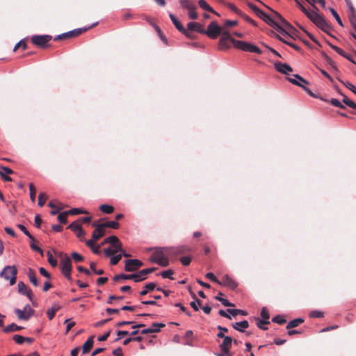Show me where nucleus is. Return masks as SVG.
Listing matches in <instances>:
<instances>
[{
	"label": "nucleus",
	"mask_w": 356,
	"mask_h": 356,
	"mask_svg": "<svg viewBox=\"0 0 356 356\" xmlns=\"http://www.w3.org/2000/svg\"><path fill=\"white\" fill-rule=\"evenodd\" d=\"M274 66L277 71L284 74L288 75L293 71L292 67L286 63H275Z\"/></svg>",
	"instance_id": "obj_17"
},
{
	"label": "nucleus",
	"mask_w": 356,
	"mask_h": 356,
	"mask_svg": "<svg viewBox=\"0 0 356 356\" xmlns=\"http://www.w3.org/2000/svg\"><path fill=\"white\" fill-rule=\"evenodd\" d=\"M339 81L344 86H346L348 89H349L350 91H352L354 94L356 95V87L353 85L351 83L348 82V81H343L341 79H339Z\"/></svg>",
	"instance_id": "obj_49"
},
{
	"label": "nucleus",
	"mask_w": 356,
	"mask_h": 356,
	"mask_svg": "<svg viewBox=\"0 0 356 356\" xmlns=\"http://www.w3.org/2000/svg\"><path fill=\"white\" fill-rule=\"evenodd\" d=\"M181 7L183 9L186 10H191L193 6H195L192 2L188 0H179Z\"/></svg>",
	"instance_id": "obj_42"
},
{
	"label": "nucleus",
	"mask_w": 356,
	"mask_h": 356,
	"mask_svg": "<svg viewBox=\"0 0 356 356\" xmlns=\"http://www.w3.org/2000/svg\"><path fill=\"white\" fill-rule=\"evenodd\" d=\"M88 29L86 27L83 28V29H81V28H79V29H75L74 30H72L70 31H68V33H69V36L71 38V37H74V36H76L79 34H81V33H83V31H87Z\"/></svg>",
	"instance_id": "obj_46"
},
{
	"label": "nucleus",
	"mask_w": 356,
	"mask_h": 356,
	"mask_svg": "<svg viewBox=\"0 0 356 356\" xmlns=\"http://www.w3.org/2000/svg\"><path fill=\"white\" fill-rule=\"evenodd\" d=\"M18 292L28 297L30 301H33L31 291L23 282H19L17 284Z\"/></svg>",
	"instance_id": "obj_19"
},
{
	"label": "nucleus",
	"mask_w": 356,
	"mask_h": 356,
	"mask_svg": "<svg viewBox=\"0 0 356 356\" xmlns=\"http://www.w3.org/2000/svg\"><path fill=\"white\" fill-rule=\"evenodd\" d=\"M239 16L241 17L245 22L251 24L252 26H257V23L254 20H253L252 18H250L249 16L244 14L243 12H242V15H239Z\"/></svg>",
	"instance_id": "obj_51"
},
{
	"label": "nucleus",
	"mask_w": 356,
	"mask_h": 356,
	"mask_svg": "<svg viewBox=\"0 0 356 356\" xmlns=\"http://www.w3.org/2000/svg\"><path fill=\"white\" fill-rule=\"evenodd\" d=\"M273 13V19H276V21H278L284 27H285L286 29L290 30L291 29V24L286 21L284 17L277 11H275L273 10H271Z\"/></svg>",
	"instance_id": "obj_24"
},
{
	"label": "nucleus",
	"mask_w": 356,
	"mask_h": 356,
	"mask_svg": "<svg viewBox=\"0 0 356 356\" xmlns=\"http://www.w3.org/2000/svg\"><path fill=\"white\" fill-rule=\"evenodd\" d=\"M188 31H195L197 33H203L204 29L201 24L197 22H189L187 24Z\"/></svg>",
	"instance_id": "obj_27"
},
{
	"label": "nucleus",
	"mask_w": 356,
	"mask_h": 356,
	"mask_svg": "<svg viewBox=\"0 0 356 356\" xmlns=\"http://www.w3.org/2000/svg\"><path fill=\"white\" fill-rule=\"evenodd\" d=\"M191 295L194 300L190 303V305L195 311H199L201 305V301L197 298L195 294L192 293Z\"/></svg>",
	"instance_id": "obj_37"
},
{
	"label": "nucleus",
	"mask_w": 356,
	"mask_h": 356,
	"mask_svg": "<svg viewBox=\"0 0 356 356\" xmlns=\"http://www.w3.org/2000/svg\"><path fill=\"white\" fill-rule=\"evenodd\" d=\"M47 198V196L45 193H40L38 195V205L40 207H42L44 204Z\"/></svg>",
	"instance_id": "obj_57"
},
{
	"label": "nucleus",
	"mask_w": 356,
	"mask_h": 356,
	"mask_svg": "<svg viewBox=\"0 0 356 356\" xmlns=\"http://www.w3.org/2000/svg\"><path fill=\"white\" fill-rule=\"evenodd\" d=\"M102 227H110L112 229H118L119 227V223L116 221L111 220L107 221L104 223L101 224Z\"/></svg>",
	"instance_id": "obj_44"
},
{
	"label": "nucleus",
	"mask_w": 356,
	"mask_h": 356,
	"mask_svg": "<svg viewBox=\"0 0 356 356\" xmlns=\"http://www.w3.org/2000/svg\"><path fill=\"white\" fill-rule=\"evenodd\" d=\"M69 215L68 213H66V211H64L63 213H60L58 216V220L60 223L65 224L67 222V216Z\"/></svg>",
	"instance_id": "obj_55"
},
{
	"label": "nucleus",
	"mask_w": 356,
	"mask_h": 356,
	"mask_svg": "<svg viewBox=\"0 0 356 356\" xmlns=\"http://www.w3.org/2000/svg\"><path fill=\"white\" fill-rule=\"evenodd\" d=\"M60 270H61L63 275L68 280L71 281L72 280L71 273H72V266L71 259L68 256L65 255L62 258V259L60 261Z\"/></svg>",
	"instance_id": "obj_4"
},
{
	"label": "nucleus",
	"mask_w": 356,
	"mask_h": 356,
	"mask_svg": "<svg viewBox=\"0 0 356 356\" xmlns=\"http://www.w3.org/2000/svg\"><path fill=\"white\" fill-rule=\"evenodd\" d=\"M15 313L17 316V318L20 320H29L31 316L34 314V310L30 307L29 305L24 306L23 309H15Z\"/></svg>",
	"instance_id": "obj_6"
},
{
	"label": "nucleus",
	"mask_w": 356,
	"mask_h": 356,
	"mask_svg": "<svg viewBox=\"0 0 356 356\" xmlns=\"http://www.w3.org/2000/svg\"><path fill=\"white\" fill-rule=\"evenodd\" d=\"M232 327L238 332H244L245 330L249 327V323L244 320L232 324Z\"/></svg>",
	"instance_id": "obj_26"
},
{
	"label": "nucleus",
	"mask_w": 356,
	"mask_h": 356,
	"mask_svg": "<svg viewBox=\"0 0 356 356\" xmlns=\"http://www.w3.org/2000/svg\"><path fill=\"white\" fill-rule=\"evenodd\" d=\"M288 81L290 83L301 88H302L305 84H308V82L298 74H294L293 77L288 78Z\"/></svg>",
	"instance_id": "obj_21"
},
{
	"label": "nucleus",
	"mask_w": 356,
	"mask_h": 356,
	"mask_svg": "<svg viewBox=\"0 0 356 356\" xmlns=\"http://www.w3.org/2000/svg\"><path fill=\"white\" fill-rule=\"evenodd\" d=\"M282 35L284 37V38H280V37L279 38V39L281 41H282L285 44L291 46L292 48H293L296 50H299V49H300L299 47L291 42V40H293V38L288 34L287 32H286V34Z\"/></svg>",
	"instance_id": "obj_28"
},
{
	"label": "nucleus",
	"mask_w": 356,
	"mask_h": 356,
	"mask_svg": "<svg viewBox=\"0 0 356 356\" xmlns=\"http://www.w3.org/2000/svg\"><path fill=\"white\" fill-rule=\"evenodd\" d=\"M13 172V170L8 167L0 166V175L2 179L5 181H12L11 177H8V175H11Z\"/></svg>",
	"instance_id": "obj_22"
},
{
	"label": "nucleus",
	"mask_w": 356,
	"mask_h": 356,
	"mask_svg": "<svg viewBox=\"0 0 356 356\" xmlns=\"http://www.w3.org/2000/svg\"><path fill=\"white\" fill-rule=\"evenodd\" d=\"M173 275V271L170 269L165 270L161 273V275L163 278H168L170 280H173L172 275Z\"/></svg>",
	"instance_id": "obj_56"
},
{
	"label": "nucleus",
	"mask_w": 356,
	"mask_h": 356,
	"mask_svg": "<svg viewBox=\"0 0 356 356\" xmlns=\"http://www.w3.org/2000/svg\"><path fill=\"white\" fill-rule=\"evenodd\" d=\"M343 102L350 108L356 109V104L346 96L343 97Z\"/></svg>",
	"instance_id": "obj_58"
},
{
	"label": "nucleus",
	"mask_w": 356,
	"mask_h": 356,
	"mask_svg": "<svg viewBox=\"0 0 356 356\" xmlns=\"http://www.w3.org/2000/svg\"><path fill=\"white\" fill-rule=\"evenodd\" d=\"M47 257L48 262L50 264V265L52 267H56L57 266V261L53 257L51 253L49 251L47 252Z\"/></svg>",
	"instance_id": "obj_59"
},
{
	"label": "nucleus",
	"mask_w": 356,
	"mask_h": 356,
	"mask_svg": "<svg viewBox=\"0 0 356 356\" xmlns=\"http://www.w3.org/2000/svg\"><path fill=\"white\" fill-rule=\"evenodd\" d=\"M227 311L228 313L232 314L233 316H236L238 314H241L242 316L248 315V313L245 311L238 309H228Z\"/></svg>",
	"instance_id": "obj_43"
},
{
	"label": "nucleus",
	"mask_w": 356,
	"mask_h": 356,
	"mask_svg": "<svg viewBox=\"0 0 356 356\" xmlns=\"http://www.w3.org/2000/svg\"><path fill=\"white\" fill-rule=\"evenodd\" d=\"M226 6L227 8H229L231 10H232L238 15H242V11L239 10L234 4L232 3H227Z\"/></svg>",
	"instance_id": "obj_53"
},
{
	"label": "nucleus",
	"mask_w": 356,
	"mask_h": 356,
	"mask_svg": "<svg viewBox=\"0 0 356 356\" xmlns=\"http://www.w3.org/2000/svg\"><path fill=\"white\" fill-rule=\"evenodd\" d=\"M264 21L274 29H275L281 35L286 34L287 29L284 27V26H282V24H281L278 21H276V19H273V17H271L267 15L266 18H265Z\"/></svg>",
	"instance_id": "obj_7"
},
{
	"label": "nucleus",
	"mask_w": 356,
	"mask_h": 356,
	"mask_svg": "<svg viewBox=\"0 0 356 356\" xmlns=\"http://www.w3.org/2000/svg\"><path fill=\"white\" fill-rule=\"evenodd\" d=\"M272 321L277 324L282 325L286 322V320L280 315H277L272 318Z\"/></svg>",
	"instance_id": "obj_63"
},
{
	"label": "nucleus",
	"mask_w": 356,
	"mask_h": 356,
	"mask_svg": "<svg viewBox=\"0 0 356 356\" xmlns=\"http://www.w3.org/2000/svg\"><path fill=\"white\" fill-rule=\"evenodd\" d=\"M22 329V327L17 325L15 323H11L7 326H6L3 331L6 333L15 332V331H19Z\"/></svg>",
	"instance_id": "obj_31"
},
{
	"label": "nucleus",
	"mask_w": 356,
	"mask_h": 356,
	"mask_svg": "<svg viewBox=\"0 0 356 356\" xmlns=\"http://www.w3.org/2000/svg\"><path fill=\"white\" fill-rule=\"evenodd\" d=\"M48 206L51 208H52V211H51V215H56V213H58L59 212V211L60 210V208L59 207H57L53 202H49V204H48Z\"/></svg>",
	"instance_id": "obj_62"
},
{
	"label": "nucleus",
	"mask_w": 356,
	"mask_h": 356,
	"mask_svg": "<svg viewBox=\"0 0 356 356\" xmlns=\"http://www.w3.org/2000/svg\"><path fill=\"white\" fill-rule=\"evenodd\" d=\"M17 269L14 266H6L0 273V277L8 280L12 286L16 282Z\"/></svg>",
	"instance_id": "obj_3"
},
{
	"label": "nucleus",
	"mask_w": 356,
	"mask_h": 356,
	"mask_svg": "<svg viewBox=\"0 0 356 356\" xmlns=\"http://www.w3.org/2000/svg\"><path fill=\"white\" fill-rule=\"evenodd\" d=\"M164 326H165V325H164V324H163V323H153V324L149 327V328H150L151 330H154V333H155V332H159V331H160L161 327H164Z\"/></svg>",
	"instance_id": "obj_61"
},
{
	"label": "nucleus",
	"mask_w": 356,
	"mask_h": 356,
	"mask_svg": "<svg viewBox=\"0 0 356 356\" xmlns=\"http://www.w3.org/2000/svg\"><path fill=\"white\" fill-rule=\"evenodd\" d=\"M92 225L95 227V229L92 233V237L93 240L97 241L104 235V229L101 224L97 225L96 223H93Z\"/></svg>",
	"instance_id": "obj_23"
},
{
	"label": "nucleus",
	"mask_w": 356,
	"mask_h": 356,
	"mask_svg": "<svg viewBox=\"0 0 356 356\" xmlns=\"http://www.w3.org/2000/svg\"><path fill=\"white\" fill-rule=\"evenodd\" d=\"M261 316L262 319L257 322V326L260 329L266 330H267L266 327H261V324H268L270 323L269 321H268L269 318H270V316H269L268 312L266 309L265 307H263L261 309Z\"/></svg>",
	"instance_id": "obj_20"
},
{
	"label": "nucleus",
	"mask_w": 356,
	"mask_h": 356,
	"mask_svg": "<svg viewBox=\"0 0 356 356\" xmlns=\"http://www.w3.org/2000/svg\"><path fill=\"white\" fill-rule=\"evenodd\" d=\"M264 21L274 29H275L281 35L286 34L287 29L284 27V26H282V24H281L278 21H276V19H273V17H271L267 15L266 18H265Z\"/></svg>",
	"instance_id": "obj_11"
},
{
	"label": "nucleus",
	"mask_w": 356,
	"mask_h": 356,
	"mask_svg": "<svg viewBox=\"0 0 356 356\" xmlns=\"http://www.w3.org/2000/svg\"><path fill=\"white\" fill-rule=\"evenodd\" d=\"M69 215H78V214H86L88 211L82 208H73L68 211H66Z\"/></svg>",
	"instance_id": "obj_40"
},
{
	"label": "nucleus",
	"mask_w": 356,
	"mask_h": 356,
	"mask_svg": "<svg viewBox=\"0 0 356 356\" xmlns=\"http://www.w3.org/2000/svg\"><path fill=\"white\" fill-rule=\"evenodd\" d=\"M231 40H227L225 38H220L218 42V48L220 50H226L230 47L229 42Z\"/></svg>",
	"instance_id": "obj_33"
},
{
	"label": "nucleus",
	"mask_w": 356,
	"mask_h": 356,
	"mask_svg": "<svg viewBox=\"0 0 356 356\" xmlns=\"http://www.w3.org/2000/svg\"><path fill=\"white\" fill-rule=\"evenodd\" d=\"M67 228L70 229L72 231H73L75 233V232H78L80 229H81L82 227L78 221H74L68 226Z\"/></svg>",
	"instance_id": "obj_47"
},
{
	"label": "nucleus",
	"mask_w": 356,
	"mask_h": 356,
	"mask_svg": "<svg viewBox=\"0 0 356 356\" xmlns=\"http://www.w3.org/2000/svg\"><path fill=\"white\" fill-rule=\"evenodd\" d=\"M156 287L154 282H149L145 285L143 290L140 292V296L146 295L149 291H153Z\"/></svg>",
	"instance_id": "obj_35"
},
{
	"label": "nucleus",
	"mask_w": 356,
	"mask_h": 356,
	"mask_svg": "<svg viewBox=\"0 0 356 356\" xmlns=\"http://www.w3.org/2000/svg\"><path fill=\"white\" fill-rule=\"evenodd\" d=\"M233 45L242 51L261 54V50L256 45L247 42L233 40Z\"/></svg>",
	"instance_id": "obj_2"
},
{
	"label": "nucleus",
	"mask_w": 356,
	"mask_h": 356,
	"mask_svg": "<svg viewBox=\"0 0 356 356\" xmlns=\"http://www.w3.org/2000/svg\"><path fill=\"white\" fill-rule=\"evenodd\" d=\"M133 277H134L133 274H129V275H127V274L116 275L114 276L113 280L114 281H118L120 279H122V280H133Z\"/></svg>",
	"instance_id": "obj_48"
},
{
	"label": "nucleus",
	"mask_w": 356,
	"mask_h": 356,
	"mask_svg": "<svg viewBox=\"0 0 356 356\" xmlns=\"http://www.w3.org/2000/svg\"><path fill=\"white\" fill-rule=\"evenodd\" d=\"M188 11V17L191 19H197L198 15L196 12V6H193L191 10H187Z\"/></svg>",
	"instance_id": "obj_50"
},
{
	"label": "nucleus",
	"mask_w": 356,
	"mask_h": 356,
	"mask_svg": "<svg viewBox=\"0 0 356 356\" xmlns=\"http://www.w3.org/2000/svg\"><path fill=\"white\" fill-rule=\"evenodd\" d=\"M122 254H119L115 256L111 257L110 263L111 265H116L121 259Z\"/></svg>",
	"instance_id": "obj_64"
},
{
	"label": "nucleus",
	"mask_w": 356,
	"mask_h": 356,
	"mask_svg": "<svg viewBox=\"0 0 356 356\" xmlns=\"http://www.w3.org/2000/svg\"><path fill=\"white\" fill-rule=\"evenodd\" d=\"M60 309V307L58 305H55L49 309L47 312V316L49 320H52L55 316V314Z\"/></svg>",
	"instance_id": "obj_32"
},
{
	"label": "nucleus",
	"mask_w": 356,
	"mask_h": 356,
	"mask_svg": "<svg viewBox=\"0 0 356 356\" xmlns=\"http://www.w3.org/2000/svg\"><path fill=\"white\" fill-rule=\"evenodd\" d=\"M222 296V293L221 292H219L218 294L215 297V298L220 301L222 305L225 307H234V304L231 303L228 300L223 298L221 297Z\"/></svg>",
	"instance_id": "obj_34"
},
{
	"label": "nucleus",
	"mask_w": 356,
	"mask_h": 356,
	"mask_svg": "<svg viewBox=\"0 0 356 356\" xmlns=\"http://www.w3.org/2000/svg\"><path fill=\"white\" fill-rule=\"evenodd\" d=\"M143 265V262L136 259H127L125 261L124 270L127 272L135 271Z\"/></svg>",
	"instance_id": "obj_12"
},
{
	"label": "nucleus",
	"mask_w": 356,
	"mask_h": 356,
	"mask_svg": "<svg viewBox=\"0 0 356 356\" xmlns=\"http://www.w3.org/2000/svg\"><path fill=\"white\" fill-rule=\"evenodd\" d=\"M28 277H29V279L30 280V282L35 286H39V283L36 279V277H35V275L33 272V270L30 268L29 270V272H28V274H27Z\"/></svg>",
	"instance_id": "obj_39"
},
{
	"label": "nucleus",
	"mask_w": 356,
	"mask_h": 356,
	"mask_svg": "<svg viewBox=\"0 0 356 356\" xmlns=\"http://www.w3.org/2000/svg\"><path fill=\"white\" fill-rule=\"evenodd\" d=\"M218 284L223 286L229 287L232 289H234L237 287V283L228 275H225L222 277V280H219V282H218Z\"/></svg>",
	"instance_id": "obj_16"
},
{
	"label": "nucleus",
	"mask_w": 356,
	"mask_h": 356,
	"mask_svg": "<svg viewBox=\"0 0 356 356\" xmlns=\"http://www.w3.org/2000/svg\"><path fill=\"white\" fill-rule=\"evenodd\" d=\"M304 322V319L302 318H295L291 321L286 325V329H290L292 327H296L298 326L300 324Z\"/></svg>",
	"instance_id": "obj_38"
},
{
	"label": "nucleus",
	"mask_w": 356,
	"mask_h": 356,
	"mask_svg": "<svg viewBox=\"0 0 356 356\" xmlns=\"http://www.w3.org/2000/svg\"><path fill=\"white\" fill-rule=\"evenodd\" d=\"M169 17L174 24V26L176 27V29L180 31H185V28L181 24V23L179 22V20L177 18L175 15H174L172 13H170Z\"/></svg>",
	"instance_id": "obj_30"
},
{
	"label": "nucleus",
	"mask_w": 356,
	"mask_h": 356,
	"mask_svg": "<svg viewBox=\"0 0 356 356\" xmlns=\"http://www.w3.org/2000/svg\"><path fill=\"white\" fill-rule=\"evenodd\" d=\"M198 4L201 8L207 11L214 13V10L207 3L205 0H199Z\"/></svg>",
	"instance_id": "obj_41"
},
{
	"label": "nucleus",
	"mask_w": 356,
	"mask_h": 356,
	"mask_svg": "<svg viewBox=\"0 0 356 356\" xmlns=\"http://www.w3.org/2000/svg\"><path fill=\"white\" fill-rule=\"evenodd\" d=\"M51 39L49 35H33L31 38L32 42L39 47H44L47 43Z\"/></svg>",
	"instance_id": "obj_14"
},
{
	"label": "nucleus",
	"mask_w": 356,
	"mask_h": 356,
	"mask_svg": "<svg viewBox=\"0 0 356 356\" xmlns=\"http://www.w3.org/2000/svg\"><path fill=\"white\" fill-rule=\"evenodd\" d=\"M220 35H222L221 38L231 40V42L233 44V40L234 39L231 37L229 32L227 30L222 27V32L220 33Z\"/></svg>",
	"instance_id": "obj_52"
},
{
	"label": "nucleus",
	"mask_w": 356,
	"mask_h": 356,
	"mask_svg": "<svg viewBox=\"0 0 356 356\" xmlns=\"http://www.w3.org/2000/svg\"><path fill=\"white\" fill-rule=\"evenodd\" d=\"M349 9L350 10V14L349 15V19H350V22L352 26H353L355 30L356 31V14H355V11L353 7L351 5L349 6Z\"/></svg>",
	"instance_id": "obj_36"
},
{
	"label": "nucleus",
	"mask_w": 356,
	"mask_h": 356,
	"mask_svg": "<svg viewBox=\"0 0 356 356\" xmlns=\"http://www.w3.org/2000/svg\"><path fill=\"white\" fill-rule=\"evenodd\" d=\"M107 241L114 248H117V250L122 251V243L117 236H110L107 237Z\"/></svg>",
	"instance_id": "obj_25"
},
{
	"label": "nucleus",
	"mask_w": 356,
	"mask_h": 356,
	"mask_svg": "<svg viewBox=\"0 0 356 356\" xmlns=\"http://www.w3.org/2000/svg\"><path fill=\"white\" fill-rule=\"evenodd\" d=\"M330 10L331 13L332 14L333 17L335 18L337 23L341 26H343V22H342L339 15H338V13L336 12V10L332 8H330Z\"/></svg>",
	"instance_id": "obj_54"
},
{
	"label": "nucleus",
	"mask_w": 356,
	"mask_h": 356,
	"mask_svg": "<svg viewBox=\"0 0 356 356\" xmlns=\"http://www.w3.org/2000/svg\"><path fill=\"white\" fill-rule=\"evenodd\" d=\"M165 248H157L154 250L151 256L150 260L153 263H156L161 266H168L169 265V260L165 254L168 253Z\"/></svg>",
	"instance_id": "obj_1"
},
{
	"label": "nucleus",
	"mask_w": 356,
	"mask_h": 356,
	"mask_svg": "<svg viewBox=\"0 0 356 356\" xmlns=\"http://www.w3.org/2000/svg\"><path fill=\"white\" fill-rule=\"evenodd\" d=\"M222 32V27L216 21L211 22L207 26V30L204 29L203 34L207 35L211 39H216Z\"/></svg>",
	"instance_id": "obj_5"
},
{
	"label": "nucleus",
	"mask_w": 356,
	"mask_h": 356,
	"mask_svg": "<svg viewBox=\"0 0 356 356\" xmlns=\"http://www.w3.org/2000/svg\"><path fill=\"white\" fill-rule=\"evenodd\" d=\"M264 21L274 29H275L281 35L286 34L287 29L284 27V26H282V24H281L278 21H276V19H273V17H271L267 15L266 18H265Z\"/></svg>",
	"instance_id": "obj_9"
},
{
	"label": "nucleus",
	"mask_w": 356,
	"mask_h": 356,
	"mask_svg": "<svg viewBox=\"0 0 356 356\" xmlns=\"http://www.w3.org/2000/svg\"><path fill=\"white\" fill-rule=\"evenodd\" d=\"M29 191H30V198L32 202H34L35 200V188L33 184H29Z\"/></svg>",
	"instance_id": "obj_60"
},
{
	"label": "nucleus",
	"mask_w": 356,
	"mask_h": 356,
	"mask_svg": "<svg viewBox=\"0 0 356 356\" xmlns=\"http://www.w3.org/2000/svg\"><path fill=\"white\" fill-rule=\"evenodd\" d=\"M155 270V268H149L141 270L140 271L133 273V280L135 282H139L144 280L146 278V275Z\"/></svg>",
	"instance_id": "obj_15"
},
{
	"label": "nucleus",
	"mask_w": 356,
	"mask_h": 356,
	"mask_svg": "<svg viewBox=\"0 0 356 356\" xmlns=\"http://www.w3.org/2000/svg\"><path fill=\"white\" fill-rule=\"evenodd\" d=\"M93 338H94L93 336L90 337L87 339V341L84 343V344L83 345V354L89 353V351L92 348V346L94 343Z\"/></svg>",
	"instance_id": "obj_29"
},
{
	"label": "nucleus",
	"mask_w": 356,
	"mask_h": 356,
	"mask_svg": "<svg viewBox=\"0 0 356 356\" xmlns=\"http://www.w3.org/2000/svg\"><path fill=\"white\" fill-rule=\"evenodd\" d=\"M264 21L274 29H275L281 35L286 34L287 29L284 27V26H282V24H281L278 21H276V19H273V17H271L267 15L266 18H265Z\"/></svg>",
	"instance_id": "obj_10"
},
{
	"label": "nucleus",
	"mask_w": 356,
	"mask_h": 356,
	"mask_svg": "<svg viewBox=\"0 0 356 356\" xmlns=\"http://www.w3.org/2000/svg\"><path fill=\"white\" fill-rule=\"evenodd\" d=\"M217 337L219 338H223V341L221 344H220V349H230L232 343V339L230 337L225 336L223 333L219 332L217 334Z\"/></svg>",
	"instance_id": "obj_18"
},
{
	"label": "nucleus",
	"mask_w": 356,
	"mask_h": 356,
	"mask_svg": "<svg viewBox=\"0 0 356 356\" xmlns=\"http://www.w3.org/2000/svg\"><path fill=\"white\" fill-rule=\"evenodd\" d=\"M165 250L168 254L173 255L185 254L191 251V248L186 245H179L177 247L167 248Z\"/></svg>",
	"instance_id": "obj_13"
},
{
	"label": "nucleus",
	"mask_w": 356,
	"mask_h": 356,
	"mask_svg": "<svg viewBox=\"0 0 356 356\" xmlns=\"http://www.w3.org/2000/svg\"><path fill=\"white\" fill-rule=\"evenodd\" d=\"M264 21L274 29H275L281 35L286 34L287 29L284 27V26H282V24H281L278 21H276V19H273V17H271L267 15L266 18H265Z\"/></svg>",
	"instance_id": "obj_8"
},
{
	"label": "nucleus",
	"mask_w": 356,
	"mask_h": 356,
	"mask_svg": "<svg viewBox=\"0 0 356 356\" xmlns=\"http://www.w3.org/2000/svg\"><path fill=\"white\" fill-rule=\"evenodd\" d=\"M99 209L105 213H107V214H109V213H111L113 210H114V208L113 206L111 205H109V204H102L100 207H99Z\"/></svg>",
	"instance_id": "obj_45"
}]
</instances>
